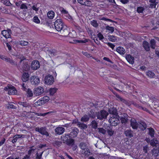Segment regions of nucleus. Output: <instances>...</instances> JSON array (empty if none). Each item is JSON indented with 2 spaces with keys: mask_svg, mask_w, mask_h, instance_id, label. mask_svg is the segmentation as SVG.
I'll return each mask as SVG.
<instances>
[{
  "mask_svg": "<svg viewBox=\"0 0 159 159\" xmlns=\"http://www.w3.org/2000/svg\"><path fill=\"white\" fill-rule=\"evenodd\" d=\"M18 58L20 60L19 64L17 66L18 69L23 72L28 71L30 70V66L28 62L24 61L25 58L22 55H19Z\"/></svg>",
  "mask_w": 159,
  "mask_h": 159,
  "instance_id": "1",
  "label": "nucleus"
},
{
  "mask_svg": "<svg viewBox=\"0 0 159 159\" xmlns=\"http://www.w3.org/2000/svg\"><path fill=\"white\" fill-rule=\"evenodd\" d=\"M54 27L55 29L58 31L59 32L65 26L64 23L61 19H57L54 22Z\"/></svg>",
  "mask_w": 159,
  "mask_h": 159,
  "instance_id": "2",
  "label": "nucleus"
},
{
  "mask_svg": "<svg viewBox=\"0 0 159 159\" xmlns=\"http://www.w3.org/2000/svg\"><path fill=\"white\" fill-rule=\"evenodd\" d=\"M110 116V118L109 119V121L112 126H116L119 124L120 123L119 116Z\"/></svg>",
  "mask_w": 159,
  "mask_h": 159,
  "instance_id": "3",
  "label": "nucleus"
},
{
  "mask_svg": "<svg viewBox=\"0 0 159 159\" xmlns=\"http://www.w3.org/2000/svg\"><path fill=\"white\" fill-rule=\"evenodd\" d=\"M108 115V112L104 110H102L97 113V116L98 119L102 120L106 119Z\"/></svg>",
  "mask_w": 159,
  "mask_h": 159,
  "instance_id": "4",
  "label": "nucleus"
},
{
  "mask_svg": "<svg viewBox=\"0 0 159 159\" xmlns=\"http://www.w3.org/2000/svg\"><path fill=\"white\" fill-rule=\"evenodd\" d=\"M44 81L46 84L51 85L54 82V78L52 75H48L45 77Z\"/></svg>",
  "mask_w": 159,
  "mask_h": 159,
  "instance_id": "5",
  "label": "nucleus"
},
{
  "mask_svg": "<svg viewBox=\"0 0 159 159\" xmlns=\"http://www.w3.org/2000/svg\"><path fill=\"white\" fill-rule=\"evenodd\" d=\"M40 67L39 61L37 60L33 61L30 65V67L32 69L36 70L39 69Z\"/></svg>",
  "mask_w": 159,
  "mask_h": 159,
  "instance_id": "6",
  "label": "nucleus"
},
{
  "mask_svg": "<svg viewBox=\"0 0 159 159\" xmlns=\"http://www.w3.org/2000/svg\"><path fill=\"white\" fill-rule=\"evenodd\" d=\"M35 131L39 132L40 133L43 135H45L47 136L49 135L48 133L46 130V129L44 127L39 128L36 127L35 128Z\"/></svg>",
  "mask_w": 159,
  "mask_h": 159,
  "instance_id": "7",
  "label": "nucleus"
},
{
  "mask_svg": "<svg viewBox=\"0 0 159 159\" xmlns=\"http://www.w3.org/2000/svg\"><path fill=\"white\" fill-rule=\"evenodd\" d=\"M31 83L33 85H37L39 84L40 80L39 78L35 75L32 76L30 79Z\"/></svg>",
  "mask_w": 159,
  "mask_h": 159,
  "instance_id": "8",
  "label": "nucleus"
},
{
  "mask_svg": "<svg viewBox=\"0 0 159 159\" xmlns=\"http://www.w3.org/2000/svg\"><path fill=\"white\" fill-rule=\"evenodd\" d=\"M94 117L95 116L92 115L90 113H88V115L85 114L80 119V120L82 122H86L89 120L90 118H94Z\"/></svg>",
  "mask_w": 159,
  "mask_h": 159,
  "instance_id": "9",
  "label": "nucleus"
},
{
  "mask_svg": "<svg viewBox=\"0 0 159 159\" xmlns=\"http://www.w3.org/2000/svg\"><path fill=\"white\" fill-rule=\"evenodd\" d=\"M18 103L20 106H22V108L23 110H27L29 108H31L29 103L27 102H19Z\"/></svg>",
  "mask_w": 159,
  "mask_h": 159,
  "instance_id": "10",
  "label": "nucleus"
},
{
  "mask_svg": "<svg viewBox=\"0 0 159 159\" xmlns=\"http://www.w3.org/2000/svg\"><path fill=\"white\" fill-rule=\"evenodd\" d=\"M64 28L60 31L61 33L63 36L67 37L70 34L68 29L66 26H64Z\"/></svg>",
  "mask_w": 159,
  "mask_h": 159,
  "instance_id": "11",
  "label": "nucleus"
},
{
  "mask_svg": "<svg viewBox=\"0 0 159 159\" xmlns=\"http://www.w3.org/2000/svg\"><path fill=\"white\" fill-rule=\"evenodd\" d=\"M11 30L10 29L7 30H3L2 31V34L6 39L10 38L11 36Z\"/></svg>",
  "mask_w": 159,
  "mask_h": 159,
  "instance_id": "12",
  "label": "nucleus"
},
{
  "mask_svg": "<svg viewBox=\"0 0 159 159\" xmlns=\"http://www.w3.org/2000/svg\"><path fill=\"white\" fill-rule=\"evenodd\" d=\"M109 112L111 115L110 116H119L117 113V111L116 108L114 107L110 108L109 109Z\"/></svg>",
  "mask_w": 159,
  "mask_h": 159,
  "instance_id": "13",
  "label": "nucleus"
},
{
  "mask_svg": "<svg viewBox=\"0 0 159 159\" xmlns=\"http://www.w3.org/2000/svg\"><path fill=\"white\" fill-rule=\"evenodd\" d=\"M44 91L43 88L41 87H39L35 89L34 93L37 96H39L42 94Z\"/></svg>",
  "mask_w": 159,
  "mask_h": 159,
  "instance_id": "14",
  "label": "nucleus"
},
{
  "mask_svg": "<svg viewBox=\"0 0 159 159\" xmlns=\"http://www.w3.org/2000/svg\"><path fill=\"white\" fill-rule=\"evenodd\" d=\"M125 58L128 62L131 64H133L134 62V58L130 54H126Z\"/></svg>",
  "mask_w": 159,
  "mask_h": 159,
  "instance_id": "15",
  "label": "nucleus"
},
{
  "mask_svg": "<svg viewBox=\"0 0 159 159\" xmlns=\"http://www.w3.org/2000/svg\"><path fill=\"white\" fill-rule=\"evenodd\" d=\"M79 132V129L76 128L73 129L69 134L71 138H74L76 137Z\"/></svg>",
  "mask_w": 159,
  "mask_h": 159,
  "instance_id": "16",
  "label": "nucleus"
},
{
  "mask_svg": "<svg viewBox=\"0 0 159 159\" xmlns=\"http://www.w3.org/2000/svg\"><path fill=\"white\" fill-rule=\"evenodd\" d=\"M156 1L157 0H149V2L150 3L149 6L151 8H156V6L158 3V2Z\"/></svg>",
  "mask_w": 159,
  "mask_h": 159,
  "instance_id": "17",
  "label": "nucleus"
},
{
  "mask_svg": "<svg viewBox=\"0 0 159 159\" xmlns=\"http://www.w3.org/2000/svg\"><path fill=\"white\" fill-rule=\"evenodd\" d=\"M143 46L145 50L147 52L150 50V46L149 43L146 41H144L143 43Z\"/></svg>",
  "mask_w": 159,
  "mask_h": 159,
  "instance_id": "18",
  "label": "nucleus"
},
{
  "mask_svg": "<svg viewBox=\"0 0 159 159\" xmlns=\"http://www.w3.org/2000/svg\"><path fill=\"white\" fill-rule=\"evenodd\" d=\"M65 131V129L62 127H57L55 129V132L58 134H62Z\"/></svg>",
  "mask_w": 159,
  "mask_h": 159,
  "instance_id": "19",
  "label": "nucleus"
},
{
  "mask_svg": "<svg viewBox=\"0 0 159 159\" xmlns=\"http://www.w3.org/2000/svg\"><path fill=\"white\" fill-rule=\"evenodd\" d=\"M29 74L27 73H24L22 76L21 79L23 82H25L29 80Z\"/></svg>",
  "mask_w": 159,
  "mask_h": 159,
  "instance_id": "20",
  "label": "nucleus"
},
{
  "mask_svg": "<svg viewBox=\"0 0 159 159\" xmlns=\"http://www.w3.org/2000/svg\"><path fill=\"white\" fill-rule=\"evenodd\" d=\"M147 128V124L144 121L140 120V129L142 131L145 130Z\"/></svg>",
  "mask_w": 159,
  "mask_h": 159,
  "instance_id": "21",
  "label": "nucleus"
},
{
  "mask_svg": "<svg viewBox=\"0 0 159 159\" xmlns=\"http://www.w3.org/2000/svg\"><path fill=\"white\" fill-rule=\"evenodd\" d=\"M116 51L120 54H124L125 53V50L124 48L121 47H119L116 48Z\"/></svg>",
  "mask_w": 159,
  "mask_h": 159,
  "instance_id": "22",
  "label": "nucleus"
},
{
  "mask_svg": "<svg viewBox=\"0 0 159 159\" xmlns=\"http://www.w3.org/2000/svg\"><path fill=\"white\" fill-rule=\"evenodd\" d=\"M77 125L81 129H86L87 127V125L83 123H81L78 122Z\"/></svg>",
  "mask_w": 159,
  "mask_h": 159,
  "instance_id": "23",
  "label": "nucleus"
},
{
  "mask_svg": "<svg viewBox=\"0 0 159 159\" xmlns=\"http://www.w3.org/2000/svg\"><path fill=\"white\" fill-rule=\"evenodd\" d=\"M150 47L152 49H155L156 46L157 41L154 39H152L150 42Z\"/></svg>",
  "mask_w": 159,
  "mask_h": 159,
  "instance_id": "24",
  "label": "nucleus"
},
{
  "mask_svg": "<svg viewBox=\"0 0 159 159\" xmlns=\"http://www.w3.org/2000/svg\"><path fill=\"white\" fill-rule=\"evenodd\" d=\"M146 75L151 78H155V75L153 71L148 70L146 72Z\"/></svg>",
  "mask_w": 159,
  "mask_h": 159,
  "instance_id": "25",
  "label": "nucleus"
},
{
  "mask_svg": "<svg viewBox=\"0 0 159 159\" xmlns=\"http://www.w3.org/2000/svg\"><path fill=\"white\" fill-rule=\"evenodd\" d=\"M125 134L127 137L129 138H131L133 136L132 132L130 130L127 129L125 130Z\"/></svg>",
  "mask_w": 159,
  "mask_h": 159,
  "instance_id": "26",
  "label": "nucleus"
},
{
  "mask_svg": "<svg viewBox=\"0 0 159 159\" xmlns=\"http://www.w3.org/2000/svg\"><path fill=\"white\" fill-rule=\"evenodd\" d=\"M113 93L115 95L116 97L121 102H124L125 100L123 98H121L119 95L117 93H116L115 91H114L112 89L111 90L110 89Z\"/></svg>",
  "mask_w": 159,
  "mask_h": 159,
  "instance_id": "27",
  "label": "nucleus"
},
{
  "mask_svg": "<svg viewBox=\"0 0 159 159\" xmlns=\"http://www.w3.org/2000/svg\"><path fill=\"white\" fill-rule=\"evenodd\" d=\"M65 143L68 146H72L74 144L75 140L73 139L69 138Z\"/></svg>",
  "mask_w": 159,
  "mask_h": 159,
  "instance_id": "28",
  "label": "nucleus"
},
{
  "mask_svg": "<svg viewBox=\"0 0 159 159\" xmlns=\"http://www.w3.org/2000/svg\"><path fill=\"white\" fill-rule=\"evenodd\" d=\"M148 129L149 130L148 134L151 138L153 137L155 133V130L152 127L148 128Z\"/></svg>",
  "mask_w": 159,
  "mask_h": 159,
  "instance_id": "29",
  "label": "nucleus"
},
{
  "mask_svg": "<svg viewBox=\"0 0 159 159\" xmlns=\"http://www.w3.org/2000/svg\"><path fill=\"white\" fill-rule=\"evenodd\" d=\"M131 126L134 129H136L138 128V123L136 120L131 121Z\"/></svg>",
  "mask_w": 159,
  "mask_h": 159,
  "instance_id": "30",
  "label": "nucleus"
},
{
  "mask_svg": "<svg viewBox=\"0 0 159 159\" xmlns=\"http://www.w3.org/2000/svg\"><path fill=\"white\" fill-rule=\"evenodd\" d=\"M54 12L52 11H49L47 13V16L50 19H53L54 16Z\"/></svg>",
  "mask_w": 159,
  "mask_h": 159,
  "instance_id": "31",
  "label": "nucleus"
},
{
  "mask_svg": "<svg viewBox=\"0 0 159 159\" xmlns=\"http://www.w3.org/2000/svg\"><path fill=\"white\" fill-rule=\"evenodd\" d=\"M71 137L69 134H65V136H61V139L65 143L69 138Z\"/></svg>",
  "mask_w": 159,
  "mask_h": 159,
  "instance_id": "32",
  "label": "nucleus"
},
{
  "mask_svg": "<svg viewBox=\"0 0 159 159\" xmlns=\"http://www.w3.org/2000/svg\"><path fill=\"white\" fill-rule=\"evenodd\" d=\"M158 141L157 139H153L150 142V144L152 147H156L157 146Z\"/></svg>",
  "mask_w": 159,
  "mask_h": 159,
  "instance_id": "33",
  "label": "nucleus"
},
{
  "mask_svg": "<svg viewBox=\"0 0 159 159\" xmlns=\"http://www.w3.org/2000/svg\"><path fill=\"white\" fill-rule=\"evenodd\" d=\"M106 30H108L109 33H112L114 31V28L112 26L107 25L105 27Z\"/></svg>",
  "mask_w": 159,
  "mask_h": 159,
  "instance_id": "34",
  "label": "nucleus"
},
{
  "mask_svg": "<svg viewBox=\"0 0 159 159\" xmlns=\"http://www.w3.org/2000/svg\"><path fill=\"white\" fill-rule=\"evenodd\" d=\"M98 124L95 120H93L91 122V125L92 127L96 129L97 128Z\"/></svg>",
  "mask_w": 159,
  "mask_h": 159,
  "instance_id": "35",
  "label": "nucleus"
},
{
  "mask_svg": "<svg viewBox=\"0 0 159 159\" xmlns=\"http://www.w3.org/2000/svg\"><path fill=\"white\" fill-rule=\"evenodd\" d=\"M53 111H49L48 112H47L45 113H35V115L37 116H45L46 115L50 114L51 113H53Z\"/></svg>",
  "mask_w": 159,
  "mask_h": 159,
  "instance_id": "36",
  "label": "nucleus"
},
{
  "mask_svg": "<svg viewBox=\"0 0 159 159\" xmlns=\"http://www.w3.org/2000/svg\"><path fill=\"white\" fill-rule=\"evenodd\" d=\"M57 89L56 88H51L49 89V92L50 95H53L56 92Z\"/></svg>",
  "mask_w": 159,
  "mask_h": 159,
  "instance_id": "37",
  "label": "nucleus"
},
{
  "mask_svg": "<svg viewBox=\"0 0 159 159\" xmlns=\"http://www.w3.org/2000/svg\"><path fill=\"white\" fill-rule=\"evenodd\" d=\"M26 92V93L27 97H31L33 96V92L30 89H28Z\"/></svg>",
  "mask_w": 159,
  "mask_h": 159,
  "instance_id": "38",
  "label": "nucleus"
},
{
  "mask_svg": "<svg viewBox=\"0 0 159 159\" xmlns=\"http://www.w3.org/2000/svg\"><path fill=\"white\" fill-rule=\"evenodd\" d=\"M108 37L109 40L111 42H115L117 40L116 37L113 35H109Z\"/></svg>",
  "mask_w": 159,
  "mask_h": 159,
  "instance_id": "39",
  "label": "nucleus"
},
{
  "mask_svg": "<svg viewBox=\"0 0 159 159\" xmlns=\"http://www.w3.org/2000/svg\"><path fill=\"white\" fill-rule=\"evenodd\" d=\"M16 90L15 87L12 86V88L11 89H9V90L8 91V93L9 95L14 94L15 93V91Z\"/></svg>",
  "mask_w": 159,
  "mask_h": 159,
  "instance_id": "40",
  "label": "nucleus"
},
{
  "mask_svg": "<svg viewBox=\"0 0 159 159\" xmlns=\"http://www.w3.org/2000/svg\"><path fill=\"white\" fill-rule=\"evenodd\" d=\"M90 24L92 25L95 27H97L98 24L97 22V21L95 20H93L91 21Z\"/></svg>",
  "mask_w": 159,
  "mask_h": 159,
  "instance_id": "41",
  "label": "nucleus"
},
{
  "mask_svg": "<svg viewBox=\"0 0 159 159\" xmlns=\"http://www.w3.org/2000/svg\"><path fill=\"white\" fill-rule=\"evenodd\" d=\"M35 104L36 106H41L44 104L41 98L36 102Z\"/></svg>",
  "mask_w": 159,
  "mask_h": 159,
  "instance_id": "42",
  "label": "nucleus"
},
{
  "mask_svg": "<svg viewBox=\"0 0 159 159\" xmlns=\"http://www.w3.org/2000/svg\"><path fill=\"white\" fill-rule=\"evenodd\" d=\"M7 62H9L11 65L17 66L16 63L12 59L8 58Z\"/></svg>",
  "mask_w": 159,
  "mask_h": 159,
  "instance_id": "43",
  "label": "nucleus"
},
{
  "mask_svg": "<svg viewBox=\"0 0 159 159\" xmlns=\"http://www.w3.org/2000/svg\"><path fill=\"white\" fill-rule=\"evenodd\" d=\"M62 144V143L60 141H55L53 143V145L56 147H59Z\"/></svg>",
  "mask_w": 159,
  "mask_h": 159,
  "instance_id": "44",
  "label": "nucleus"
},
{
  "mask_svg": "<svg viewBox=\"0 0 159 159\" xmlns=\"http://www.w3.org/2000/svg\"><path fill=\"white\" fill-rule=\"evenodd\" d=\"M41 99H42L43 102V103L44 104L49 101V98L48 96H45L43 98H41Z\"/></svg>",
  "mask_w": 159,
  "mask_h": 159,
  "instance_id": "45",
  "label": "nucleus"
},
{
  "mask_svg": "<svg viewBox=\"0 0 159 159\" xmlns=\"http://www.w3.org/2000/svg\"><path fill=\"white\" fill-rule=\"evenodd\" d=\"M159 152V149L157 148H154L152 150V153L155 156H157Z\"/></svg>",
  "mask_w": 159,
  "mask_h": 159,
  "instance_id": "46",
  "label": "nucleus"
},
{
  "mask_svg": "<svg viewBox=\"0 0 159 159\" xmlns=\"http://www.w3.org/2000/svg\"><path fill=\"white\" fill-rule=\"evenodd\" d=\"M85 2L84 3L83 5L85 6L90 7L92 5L91 2L89 0H86Z\"/></svg>",
  "mask_w": 159,
  "mask_h": 159,
  "instance_id": "47",
  "label": "nucleus"
},
{
  "mask_svg": "<svg viewBox=\"0 0 159 159\" xmlns=\"http://www.w3.org/2000/svg\"><path fill=\"white\" fill-rule=\"evenodd\" d=\"M33 21L37 24H39L40 23V20L38 16H35L33 18Z\"/></svg>",
  "mask_w": 159,
  "mask_h": 159,
  "instance_id": "48",
  "label": "nucleus"
},
{
  "mask_svg": "<svg viewBox=\"0 0 159 159\" xmlns=\"http://www.w3.org/2000/svg\"><path fill=\"white\" fill-rule=\"evenodd\" d=\"M7 107L8 109H16L17 107L16 106L13 104L11 103H10L8 104V106H7Z\"/></svg>",
  "mask_w": 159,
  "mask_h": 159,
  "instance_id": "49",
  "label": "nucleus"
},
{
  "mask_svg": "<svg viewBox=\"0 0 159 159\" xmlns=\"http://www.w3.org/2000/svg\"><path fill=\"white\" fill-rule=\"evenodd\" d=\"M28 42L26 41L21 40L20 41V44L21 46H27L28 45Z\"/></svg>",
  "mask_w": 159,
  "mask_h": 159,
  "instance_id": "50",
  "label": "nucleus"
},
{
  "mask_svg": "<svg viewBox=\"0 0 159 159\" xmlns=\"http://www.w3.org/2000/svg\"><path fill=\"white\" fill-rule=\"evenodd\" d=\"M80 148L83 150H85L86 148V144L83 142H81L80 144Z\"/></svg>",
  "mask_w": 159,
  "mask_h": 159,
  "instance_id": "51",
  "label": "nucleus"
},
{
  "mask_svg": "<svg viewBox=\"0 0 159 159\" xmlns=\"http://www.w3.org/2000/svg\"><path fill=\"white\" fill-rule=\"evenodd\" d=\"M21 89L24 91H25V92L27 90L28 86L25 85L24 83H23L21 84Z\"/></svg>",
  "mask_w": 159,
  "mask_h": 159,
  "instance_id": "52",
  "label": "nucleus"
},
{
  "mask_svg": "<svg viewBox=\"0 0 159 159\" xmlns=\"http://www.w3.org/2000/svg\"><path fill=\"white\" fill-rule=\"evenodd\" d=\"M120 120L121 123L122 124H125L126 123H127L128 121L127 118L123 117H121L120 119Z\"/></svg>",
  "mask_w": 159,
  "mask_h": 159,
  "instance_id": "53",
  "label": "nucleus"
},
{
  "mask_svg": "<svg viewBox=\"0 0 159 159\" xmlns=\"http://www.w3.org/2000/svg\"><path fill=\"white\" fill-rule=\"evenodd\" d=\"M89 39H85L84 40H77L76 42L79 43H85L88 42Z\"/></svg>",
  "mask_w": 159,
  "mask_h": 159,
  "instance_id": "54",
  "label": "nucleus"
},
{
  "mask_svg": "<svg viewBox=\"0 0 159 159\" xmlns=\"http://www.w3.org/2000/svg\"><path fill=\"white\" fill-rule=\"evenodd\" d=\"M60 10L62 14H67L68 13V11L65 10L63 7H61L60 8Z\"/></svg>",
  "mask_w": 159,
  "mask_h": 159,
  "instance_id": "55",
  "label": "nucleus"
},
{
  "mask_svg": "<svg viewBox=\"0 0 159 159\" xmlns=\"http://www.w3.org/2000/svg\"><path fill=\"white\" fill-rule=\"evenodd\" d=\"M43 152V151L39 154L38 153H36V159H41L42 158V155Z\"/></svg>",
  "mask_w": 159,
  "mask_h": 159,
  "instance_id": "56",
  "label": "nucleus"
},
{
  "mask_svg": "<svg viewBox=\"0 0 159 159\" xmlns=\"http://www.w3.org/2000/svg\"><path fill=\"white\" fill-rule=\"evenodd\" d=\"M97 37L100 40H102L104 38L102 34L100 32L99 33L97 34Z\"/></svg>",
  "mask_w": 159,
  "mask_h": 159,
  "instance_id": "57",
  "label": "nucleus"
},
{
  "mask_svg": "<svg viewBox=\"0 0 159 159\" xmlns=\"http://www.w3.org/2000/svg\"><path fill=\"white\" fill-rule=\"evenodd\" d=\"M98 132L103 134H104L106 133V130L102 128H99L98 129Z\"/></svg>",
  "mask_w": 159,
  "mask_h": 159,
  "instance_id": "58",
  "label": "nucleus"
},
{
  "mask_svg": "<svg viewBox=\"0 0 159 159\" xmlns=\"http://www.w3.org/2000/svg\"><path fill=\"white\" fill-rule=\"evenodd\" d=\"M100 20H105L107 21H110L111 22H114V21L112 20L106 18L104 17L102 18H101L100 19Z\"/></svg>",
  "mask_w": 159,
  "mask_h": 159,
  "instance_id": "59",
  "label": "nucleus"
},
{
  "mask_svg": "<svg viewBox=\"0 0 159 159\" xmlns=\"http://www.w3.org/2000/svg\"><path fill=\"white\" fill-rule=\"evenodd\" d=\"M107 45L112 49V50L114 49V48L115 47V45L111 43L108 42L107 43Z\"/></svg>",
  "mask_w": 159,
  "mask_h": 159,
  "instance_id": "60",
  "label": "nucleus"
},
{
  "mask_svg": "<svg viewBox=\"0 0 159 159\" xmlns=\"http://www.w3.org/2000/svg\"><path fill=\"white\" fill-rule=\"evenodd\" d=\"M0 58L2 60L5 61L7 62L8 58H7L6 56H5L0 55Z\"/></svg>",
  "mask_w": 159,
  "mask_h": 159,
  "instance_id": "61",
  "label": "nucleus"
},
{
  "mask_svg": "<svg viewBox=\"0 0 159 159\" xmlns=\"http://www.w3.org/2000/svg\"><path fill=\"white\" fill-rule=\"evenodd\" d=\"M90 153L91 152L90 150L88 149L84 152V154L85 156L88 157L90 155Z\"/></svg>",
  "mask_w": 159,
  "mask_h": 159,
  "instance_id": "62",
  "label": "nucleus"
},
{
  "mask_svg": "<svg viewBox=\"0 0 159 159\" xmlns=\"http://www.w3.org/2000/svg\"><path fill=\"white\" fill-rule=\"evenodd\" d=\"M20 8L21 9H27V7L25 4H22L21 5Z\"/></svg>",
  "mask_w": 159,
  "mask_h": 159,
  "instance_id": "63",
  "label": "nucleus"
},
{
  "mask_svg": "<svg viewBox=\"0 0 159 159\" xmlns=\"http://www.w3.org/2000/svg\"><path fill=\"white\" fill-rule=\"evenodd\" d=\"M18 138L16 135L14 136L13 137V139L12 140V142L13 143H15L17 140Z\"/></svg>",
  "mask_w": 159,
  "mask_h": 159,
  "instance_id": "64",
  "label": "nucleus"
}]
</instances>
